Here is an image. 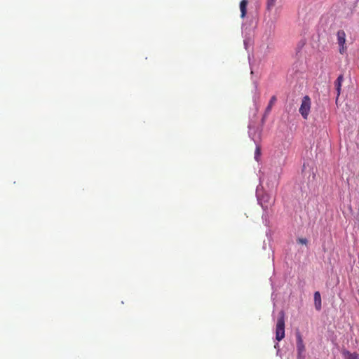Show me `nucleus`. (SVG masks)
I'll return each mask as SVG.
<instances>
[{
  "label": "nucleus",
  "mask_w": 359,
  "mask_h": 359,
  "mask_svg": "<svg viewBox=\"0 0 359 359\" xmlns=\"http://www.w3.org/2000/svg\"><path fill=\"white\" fill-rule=\"evenodd\" d=\"M276 97L275 95H273L271 99H270V101L268 104V106L266 107V110H265V114H269L270 113V111H271V109L273 106V104L276 103Z\"/></svg>",
  "instance_id": "9"
},
{
  "label": "nucleus",
  "mask_w": 359,
  "mask_h": 359,
  "mask_svg": "<svg viewBox=\"0 0 359 359\" xmlns=\"http://www.w3.org/2000/svg\"><path fill=\"white\" fill-rule=\"evenodd\" d=\"M314 302L316 309L320 311L321 309V297L318 291L314 293Z\"/></svg>",
  "instance_id": "7"
},
{
  "label": "nucleus",
  "mask_w": 359,
  "mask_h": 359,
  "mask_svg": "<svg viewBox=\"0 0 359 359\" xmlns=\"http://www.w3.org/2000/svg\"><path fill=\"white\" fill-rule=\"evenodd\" d=\"M298 242L302 244H306L307 240L306 238H299Z\"/></svg>",
  "instance_id": "12"
},
{
  "label": "nucleus",
  "mask_w": 359,
  "mask_h": 359,
  "mask_svg": "<svg viewBox=\"0 0 359 359\" xmlns=\"http://www.w3.org/2000/svg\"><path fill=\"white\" fill-rule=\"evenodd\" d=\"M285 337V315L283 311H280L277 320L276 327V339L278 341Z\"/></svg>",
  "instance_id": "1"
},
{
  "label": "nucleus",
  "mask_w": 359,
  "mask_h": 359,
  "mask_svg": "<svg viewBox=\"0 0 359 359\" xmlns=\"http://www.w3.org/2000/svg\"><path fill=\"white\" fill-rule=\"evenodd\" d=\"M248 0H241L240 2L241 17L244 18L247 13Z\"/></svg>",
  "instance_id": "6"
},
{
  "label": "nucleus",
  "mask_w": 359,
  "mask_h": 359,
  "mask_svg": "<svg viewBox=\"0 0 359 359\" xmlns=\"http://www.w3.org/2000/svg\"><path fill=\"white\" fill-rule=\"evenodd\" d=\"M298 359H304V357L302 354L300 358L298 357Z\"/></svg>",
  "instance_id": "13"
},
{
  "label": "nucleus",
  "mask_w": 359,
  "mask_h": 359,
  "mask_svg": "<svg viewBox=\"0 0 359 359\" xmlns=\"http://www.w3.org/2000/svg\"><path fill=\"white\" fill-rule=\"evenodd\" d=\"M344 359H359V354L356 353H351L348 351H344L342 352Z\"/></svg>",
  "instance_id": "8"
},
{
  "label": "nucleus",
  "mask_w": 359,
  "mask_h": 359,
  "mask_svg": "<svg viewBox=\"0 0 359 359\" xmlns=\"http://www.w3.org/2000/svg\"><path fill=\"white\" fill-rule=\"evenodd\" d=\"M311 99L308 95L303 97L302 104L299 108V113L304 119L308 118V116L311 109Z\"/></svg>",
  "instance_id": "2"
},
{
  "label": "nucleus",
  "mask_w": 359,
  "mask_h": 359,
  "mask_svg": "<svg viewBox=\"0 0 359 359\" xmlns=\"http://www.w3.org/2000/svg\"><path fill=\"white\" fill-rule=\"evenodd\" d=\"M346 35L344 30L340 29L337 33V41L339 46V53L344 54L346 52L347 46H346Z\"/></svg>",
  "instance_id": "3"
},
{
  "label": "nucleus",
  "mask_w": 359,
  "mask_h": 359,
  "mask_svg": "<svg viewBox=\"0 0 359 359\" xmlns=\"http://www.w3.org/2000/svg\"><path fill=\"white\" fill-rule=\"evenodd\" d=\"M277 0H266V10L271 12L276 6Z\"/></svg>",
  "instance_id": "10"
},
{
  "label": "nucleus",
  "mask_w": 359,
  "mask_h": 359,
  "mask_svg": "<svg viewBox=\"0 0 359 359\" xmlns=\"http://www.w3.org/2000/svg\"><path fill=\"white\" fill-rule=\"evenodd\" d=\"M343 81H344V76L342 74H341L337 77V80L334 82V86L336 88L337 94L336 102H337L338 97L341 93V84H342Z\"/></svg>",
  "instance_id": "5"
},
{
  "label": "nucleus",
  "mask_w": 359,
  "mask_h": 359,
  "mask_svg": "<svg viewBox=\"0 0 359 359\" xmlns=\"http://www.w3.org/2000/svg\"><path fill=\"white\" fill-rule=\"evenodd\" d=\"M297 338V348L299 355V358L301 357V355L305 351V346L303 342V339L302 335L299 332H297L296 334Z\"/></svg>",
  "instance_id": "4"
},
{
  "label": "nucleus",
  "mask_w": 359,
  "mask_h": 359,
  "mask_svg": "<svg viewBox=\"0 0 359 359\" xmlns=\"http://www.w3.org/2000/svg\"><path fill=\"white\" fill-rule=\"evenodd\" d=\"M260 155H261V148L259 146H257L255 151V158L257 161H259V158Z\"/></svg>",
  "instance_id": "11"
}]
</instances>
